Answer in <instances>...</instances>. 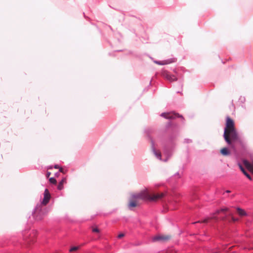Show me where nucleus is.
Returning a JSON list of instances; mask_svg holds the SVG:
<instances>
[{"label": "nucleus", "instance_id": "obj_1", "mask_svg": "<svg viewBox=\"0 0 253 253\" xmlns=\"http://www.w3.org/2000/svg\"><path fill=\"white\" fill-rule=\"evenodd\" d=\"M223 137L226 143L231 145L233 142L238 141L239 139L233 120L230 117L226 118L225 127L224 128Z\"/></svg>", "mask_w": 253, "mask_h": 253}, {"label": "nucleus", "instance_id": "obj_2", "mask_svg": "<svg viewBox=\"0 0 253 253\" xmlns=\"http://www.w3.org/2000/svg\"><path fill=\"white\" fill-rule=\"evenodd\" d=\"M133 198L138 200H149L150 201L156 202L162 198L164 196L163 193L158 194H151L148 189H145L138 193H134L131 195Z\"/></svg>", "mask_w": 253, "mask_h": 253}, {"label": "nucleus", "instance_id": "obj_3", "mask_svg": "<svg viewBox=\"0 0 253 253\" xmlns=\"http://www.w3.org/2000/svg\"><path fill=\"white\" fill-rule=\"evenodd\" d=\"M171 236L169 235H159L153 238V241L166 242L171 239Z\"/></svg>", "mask_w": 253, "mask_h": 253}, {"label": "nucleus", "instance_id": "obj_4", "mask_svg": "<svg viewBox=\"0 0 253 253\" xmlns=\"http://www.w3.org/2000/svg\"><path fill=\"white\" fill-rule=\"evenodd\" d=\"M161 116L167 119H174L176 118H182L181 115L174 113H163Z\"/></svg>", "mask_w": 253, "mask_h": 253}, {"label": "nucleus", "instance_id": "obj_5", "mask_svg": "<svg viewBox=\"0 0 253 253\" xmlns=\"http://www.w3.org/2000/svg\"><path fill=\"white\" fill-rule=\"evenodd\" d=\"M50 199V194L48 190V189H46L44 192V197L42 201V204L45 206L48 202Z\"/></svg>", "mask_w": 253, "mask_h": 253}, {"label": "nucleus", "instance_id": "obj_6", "mask_svg": "<svg viewBox=\"0 0 253 253\" xmlns=\"http://www.w3.org/2000/svg\"><path fill=\"white\" fill-rule=\"evenodd\" d=\"M139 204V202H138V200H136L134 198H133L131 196L128 204V208L129 209H131L132 208L136 207L138 206Z\"/></svg>", "mask_w": 253, "mask_h": 253}, {"label": "nucleus", "instance_id": "obj_7", "mask_svg": "<svg viewBox=\"0 0 253 253\" xmlns=\"http://www.w3.org/2000/svg\"><path fill=\"white\" fill-rule=\"evenodd\" d=\"M38 211L39 208H37L36 212L34 214V216L37 220H41L43 218V217L46 214V213H44L42 211V213L38 212Z\"/></svg>", "mask_w": 253, "mask_h": 253}, {"label": "nucleus", "instance_id": "obj_8", "mask_svg": "<svg viewBox=\"0 0 253 253\" xmlns=\"http://www.w3.org/2000/svg\"><path fill=\"white\" fill-rule=\"evenodd\" d=\"M163 75L164 78L170 82L175 81L177 80V78L175 76L170 75L166 71L164 72Z\"/></svg>", "mask_w": 253, "mask_h": 253}, {"label": "nucleus", "instance_id": "obj_9", "mask_svg": "<svg viewBox=\"0 0 253 253\" xmlns=\"http://www.w3.org/2000/svg\"><path fill=\"white\" fill-rule=\"evenodd\" d=\"M243 164L245 166L251 171L253 173V162L251 164L247 160H244L243 161Z\"/></svg>", "mask_w": 253, "mask_h": 253}, {"label": "nucleus", "instance_id": "obj_10", "mask_svg": "<svg viewBox=\"0 0 253 253\" xmlns=\"http://www.w3.org/2000/svg\"><path fill=\"white\" fill-rule=\"evenodd\" d=\"M220 154L224 156H227L230 155V150L226 147H224L221 149L220 151Z\"/></svg>", "mask_w": 253, "mask_h": 253}, {"label": "nucleus", "instance_id": "obj_11", "mask_svg": "<svg viewBox=\"0 0 253 253\" xmlns=\"http://www.w3.org/2000/svg\"><path fill=\"white\" fill-rule=\"evenodd\" d=\"M236 210H237V213H238V214L240 216H244L247 215V212L244 210H243L240 208H237Z\"/></svg>", "mask_w": 253, "mask_h": 253}, {"label": "nucleus", "instance_id": "obj_12", "mask_svg": "<svg viewBox=\"0 0 253 253\" xmlns=\"http://www.w3.org/2000/svg\"><path fill=\"white\" fill-rule=\"evenodd\" d=\"M173 61L170 60H164V61H155V62L157 64H158V65H166V64H169L171 62H172Z\"/></svg>", "mask_w": 253, "mask_h": 253}, {"label": "nucleus", "instance_id": "obj_13", "mask_svg": "<svg viewBox=\"0 0 253 253\" xmlns=\"http://www.w3.org/2000/svg\"><path fill=\"white\" fill-rule=\"evenodd\" d=\"M66 182V180L65 178H63L61 180V181L59 182L57 188L58 190H61L63 188V185L64 183Z\"/></svg>", "mask_w": 253, "mask_h": 253}, {"label": "nucleus", "instance_id": "obj_14", "mask_svg": "<svg viewBox=\"0 0 253 253\" xmlns=\"http://www.w3.org/2000/svg\"><path fill=\"white\" fill-rule=\"evenodd\" d=\"M239 167L241 171L243 172V173L250 179L252 180V178L251 176L247 172V171L245 170L244 168L241 165H239Z\"/></svg>", "mask_w": 253, "mask_h": 253}, {"label": "nucleus", "instance_id": "obj_15", "mask_svg": "<svg viewBox=\"0 0 253 253\" xmlns=\"http://www.w3.org/2000/svg\"><path fill=\"white\" fill-rule=\"evenodd\" d=\"M153 151L155 155L157 158L159 159L160 160H161V152L159 151H157L154 148L153 149Z\"/></svg>", "mask_w": 253, "mask_h": 253}, {"label": "nucleus", "instance_id": "obj_16", "mask_svg": "<svg viewBox=\"0 0 253 253\" xmlns=\"http://www.w3.org/2000/svg\"><path fill=\"white\" fill-rule=\"evenodd\" d=\"M212 219H216L217 218H216V217L215 216H212L211 217H208V218H207L205 219L202 221H199L197 222L207 223L210 220Z\"/></svg>", "mask_w": 253, "mask_h": 253}, {"label": "nucleus", "instance_id": "obj_17", "mask_svg": "<svg viewBox=\"0 0 253 253\" xmlns=\"http://www.w3.org/2000/svg\"><path fill=\"white\" fill-rule=\"evenodd\" d=\"M91 229H92V231L94 233H100L99 229L98 227H97L96 226H92Z\"/></svg>", "mask_w": 253, "mask_h": 253}, {"label": "nucleus", "instance_id": "obj_18", "mask_svg": "<svg viewBox=\"0 0 253 253\" xmlns=\"http://www.w3.org/2000/svg\"><path fill=\"white\" fill-rule=\"evenodd\" d=\"M80 248V247L79 246H77V247H72L70 250V252H75V251H77Z\"/></svg>", "mask_w": 253, "mask_h": 253}, {"label": "nucleus", "instance_id": "obj_19", "mask_svg": "<svg viewBox=\"0 0 253 253\" xmlns=\"http://www.w3.org/2000/svg\"><path fill=\"white\" fill-rule=\"evenodd\" d=\"M49 180V182L51 183H52V184H56V180L54 178H53V177L50 178Z\"/></svg>", "mask_w": 253, "mask_h": 253}, {"label": "nucleus", "instance_id": "obj_20", "mask_svg": "<svg viewBox=\"0 0 253 253\" xmlns=\"http://www.w3.org/2000/svg\"><path fill=\"white\" fill-rule=\"evenodd\" d=\"M229 215H230V216H231V219H232V220L233 221L235 222V221H238V218H235L234 217H233V216H232V214H229Z\"/></svg>", "mask_w": 253, "mask_h": 253}, {"label": "nucleus", "instance_id": "obj_21", "mask_svg": "<svg viewBox=\"0 0 253 253\" xmlns=\"http://www.w3.org/2000/svg\"><path fill=\"white\" fill-rule=\"evenodd\" d=\"M124 236H125V234H123V233H121V234H120L118 235V237L119 238H122V237H124Z\"/></svg>", "mask_w": 253, "mask_h": 253}, {"label": "nucleus", "instance_id": "obj_22", "mask_svg": "<svg viewBox=\"0 0 253 253\" xmlns=\"http://www.w3.org/2000/svg\"><path fill=\"white\" fill-rule=\"evenodd\" d=\"M228 208H223V209H221L220 210L221 211H228Z\"/></svg>", "mask_w": 253, "mask_h": 253}, {"label": "nucleus", "instance_id": "obj_23", "mask_svg": "<svg viewBox=\"0 0 253 253\" xmlns=\"http://www.w3.org/2000/svg\"><path fill=\"white\" fill-rule=\"evenodd\" d=\"M50 174H51V172H48H48H47V173H46V177H48L50 176Z\"/></svg>", "mask_w": 253, "mask_h": 253}, {"label": "nucleus", "instance_id": "obj_24", "mask_svg": "<svg viewBox=\"0 0 253 253\" xmlns=\"http://www.w3.org/2000/svg\"><path fill=\"white\" fill-rule=\"evenodd\" d=\"M54 167L55 169H56L60 168V167L57 165H55Z\"/></svg>", "mask_w": 253, "mask_h": 253}, {"label": "nucleus", "instance_id": "obj_25", "mask_svg": "<svg viewBox=\"0 0 253 253\" xmlns=\"http://www.w3.org/2000/svg\"><path fill=\"white\" fill-rule=\"evenodd\" d=\"M59 171H60V172H63V169H62V168H60H60H59Z\"/></svg>", "mask_w": 253, "mask_h": 253}, {"label": "nucleus", "instance_id": "obj_26", "mask_svg": "<svg viewBox=\"0 0 253 253\" xmlns=\"http://www.w3.org/2000/svg\"><path fill=\"white\" fill-rule=\"evenodd\" d=\"M221 211L220 210H217L216 212H215V214H218L219 213V212Z\"/></svg>", "mask_w": 253, "mask_h": 253}, {"label": "nucleus", "instance_id": "obj_27", "mask_svg": "<svg viewBox=\"0 0 253 253\" xmlns=\"http://www.w3.org/2000/svg\"><path fill=\"white\" fill-rule=\"evenodd\" d=\"M221 219H222V220H225L226 219V217H222V218H221Z\"/></svg>", "mask_w": 253, "mask_h": 253}, {"label": "nucleus", "instance_id": "obj_28", "mask_svg": "<svg viewBox=\"0 0 253 253\" xmlns=\"http://www.w3.org/2000/svg\"><path fill=\"white\" fill-rule=\"evenodd\" d=\"M226 193H230V191H229V190H226Z\"/></svg>", "mask_w": 253, "mask_h": 253}]
</instances>
